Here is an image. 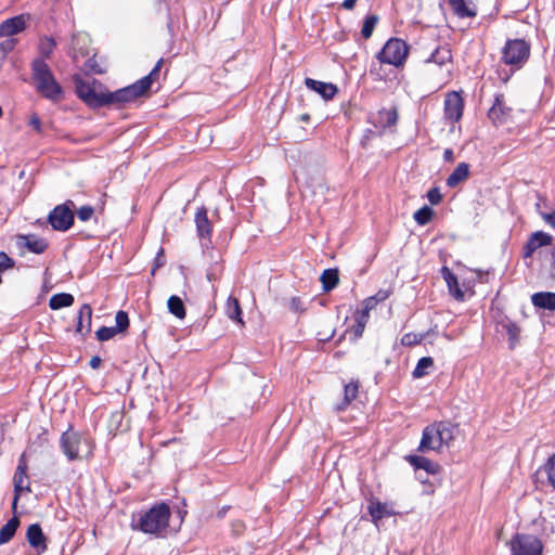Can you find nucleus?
Wrapping results in <instances>:
<instances>
[{"instance_id":"obj_1","label":"nucleus","mask_w":555,"mask_h":555,"mask_svg":"<svg viewBox=\"0 0 555 555\" xmlns=\"http://www.w3.org/2000/svg\"><path fill=\"white\" fill-rule=\"evenodd\" d=\"M31 80L36 91L51 102L64 98V90L56 80L52 69L43 59H34L30 64Z\"/></svg>"},{"instance_id":"obj_2","label":"nucleus","mask_w":555,"mask_h":555,"mask_svg":"<svg viewBox=\"0 0 555 555\" xmlns=\"http://www.w3.org/2000/svg\"><path fill=\"white\" fill-rule=\"evenodd\" d=\"M171 511L167 503L155 504L146 512L132 516L131 528L149 534H159L169 525Z\"/></svg>"},{"instance_id":"obj_3","label":"nucleus","mask_w":555,"mask_h":555,"mask_svg":"<svg viewBox=\"0 0 555 555\" xmlns=\"http://www.w3.org/2000/svg\"><path fill=\"white\" fill-rule=\"evenodd\" d=\"M453 439L454 427L446 422H436L424 428L418 451L441 452L444 447L449 448Z\"/></svg>"},{"instance_id":"obj_4","label":"nucleus","mask_w":555,"mask_h":555,"mask_svg":"<svg viewBox=\"0 0 555 555\" xmlns=\"http://www.w3.org/2000/svg\"><path fill=\"white\" fill-rule=\"evenodd\" d=\"M76 93L91 108L109 105V92L103 91V85L93 79L91 82L82 79L75 80Z\"/></svg>"},{"instance_id":"obj_5","label":"nucleus","mask_w":555,"mask_h":555,"mask_svg":"<svg viewBox=\"0 0 555 555\" xmlns=\"http://www.w3.org/2000/svg\"><path fill=\"white\" fill-rule=\"evenodd\" d=\"M408 53L409 46L404 40L399 38H390L378 52L377 59L380 63L399 67L405 62Z\"/></svg>"},{"instance_id":"obj_6","label":"nucleus","mask_w":555,"mask_h":555,"mask_svg":"<svg viewBox=\"0 0 555 555\" xmlns=\"http://www.w3.org/2000/svg\"><path fill=\"white\" fill-rule=\"evenodd\" d=\"M508 545L511 555H543L544 545L534 534L516 533Z\"/></svg>"},{"instance_id":"obj_7","label":"nucleus","mask_w":555,"mask_h":555,"mask_svg":"<svg viewBox=\"0 0 555 555\" xmlns=\"http://www.w3.org/2000/svg\"><path fill=\"white\" fill-rule=\"evenodd\" d=\"M530 44L524 39H508L502 51L505 64L520 67L529 59Z\"/></svg>"},{"instance_id":"obj_8","label":"nucleus","mask_w":555,"mask_h":555,"mask_svg":"<svg viewBox=\"0 0 555 555\" xmlns=\"http://www.w3.org/2000/svg\"><path fill=\"white\" fill-rule=\"evenodd\" d=\"M74 208L75 204L70 199L55 206L48 216V222L52 229L60 232L69 230L75 220Z\"/></svg>"},{"instance_id":"obj_9","label":"nucleus","mask_w":555,"mask_h":555,"mask_svg":"<svg viewBox=\"0 0 555 555\" xmlns=\"http://www.w3.org/2000/svg\"><path fill=\"white\" fill-rule=\"evenodd\" d=\"M145 81H135L134 83L125 88L118 89L114 92H109V105L118 104L122 105L130 103L144 94L147 93L144 85Z\"/></svg>"},{"instance_id":"obj_10","label":"nucleus","mask_w":555,"mask_h":555,"mask_svg":"<svg viewBox=\"0 0 555 555\" xmlns=\"http://www.w3.org/2000/svg\"><path fill=\"white\" fill-rule=\"evenodd\" d=\"M15 246L21 255L28 250L34 254H42L48 248V242L36 234H17L15 236Z\"/></svg>"},{"instance_id":"obj_11","label":"nucleus","mask_w":555,"mask_h":555,"mask_svg":"<svg viewBox=\"0 0 555 555\" xmlns=\"http://www.w3.org/2000/svg\"><path fill=\"white\" fill-rule=\"evenodd\" d=\"M464 111V101L462 96L455 92H449L444 100V117L450 122H457L462 116Z\"/></svg>"},{"instance_id":"obj_12","label":"nucleus","mask_w":555,"mask_h":555,"mask_svg":"<svg viewBox=\"0 0 555 555\" xmlns=\"http://www.w3.org/2000/svg\"><path fill=\"white\" fill-rule=\"evenodd\" d=\"M196 233L202 241L203 246H208L211 243L212 225L207 216L206 207H198L194 217Z\"/></svg>"},{"instance_id":"obj_13","label":"nucleus","mask_w":555,"mask_h":555,"mask_svg":"<svg viewBox=\"0 0 555 555\" xmlns=\"http://www.w3.org/2000/svg\"><path fill=\"white\" fill-rule=\"evenodd\" d=\"M82 441L81 435L76 431L67 430L61 436V449L69 461H75L79 455V446Z\"/></svg>"},{"instance_id":"obj_14","label":"nucleus","mask_w":555,"mask_h":555,"mask_svg":"<svg viewBox=\"0 0 555 555\" xmlns=\"http://www.w3.org/2000/svg\"><path fill=\"white\" fill-rule=\"evenodd\" d=\"M28 16L25 14L15 15L0 23L1 37L13 38L26 29Z\"/></svg>"},{"instance_id":"obj_15","label":"nucleus","mask_w":555,"mask_h":555,"mask_svg":"<svg viewBox=\"0 0 555 555\" xmlns=\"http://www.w3.org/2000/svg\"><path fill=\"white\" fill-rule=\"evenodd\" d=\"M512 108L506 105L503 94H496L493 105L488 112V117L495 125H502L511 117Z\"/></svg>"},{"instance_id":"obj_16","label":"nucleus","mask_w":555,"mask_h":555,"mask_svg":"<svg viewBox=\"0 0 555 555\" xmlns=\"http://www.w3.org/2000/svg\"><path fill=\"white\" fill-rule=\"evenodd\" d=\"M553 237L543 231L532 233L522 247V257L530 258L537 249L552 244Z\"/></svg>"},{"instance_id":"obj_17","label":"nucleus","mask_w":555,"mask_h":555,"mask_svg":"<svg viewBox=\"0 0 555 555\" xmlns=\"http://www.w3.org/2000/svg\"><path fill=\"white\" fill-rule=\"evenodd\" d=\"M26 540L29 545L40 555L48 550L47 537L39 524H31L26 531Z\"/></svg>"},{"instance_id":"obj_18","label":"nucleus","mask_w":555,"mask_h":555,"mask_svg":"<svg viewBox=\"0 0 555 555\" xmlns=\"http://www.w3.org/2000/svg\"><path fill=\"white\" fill-rule=\"evenodd\" d=\"M305 86L320 94L324 100H332L338 92L336 85L332 82H323L312 78L305 79Z\"/></svg>"},{"instance_id":"obj_19","label":"nucleus","mask_w":555,"mask_h":555,"mask_svg":"<svg viewBox=\"0 0 555 555\" xmlns=\"http://www.w3.org/2000/svg\"><path fill=\"white\" fill-rule=\"evenodd\" d=\"M372 520L377 524L378 520L390 517L396 514L392 506L388 503H382L376 499H371L367 506Z\"/></svg>"},{"instance_id":"obj_20","label":"nucleus","mask_w":555,"mask_h":555,"mask_svg":"<svg viewBox=\"0 0 555 555\" xmlns=\"http://www.w3.org/2000/svg\"><path fill=\"white\" fill-rule=\"evenodd\" d=\"M454 14L460 18L475 17L477 15L476 5L472 0H448Z\"/></svg>"},{"instance_id":"obj_21","label":"nucleus","mask_w":555,"mask_h":555,"mask_svg":"<svg viewBox=\"0 0 555 555\" xmlns=\"http://www.w3.org/2000/svg\"><path fill=\"white\" fill-rule=\"evenodd\" d=\"M440 272L448 285L450 294L456 300H464V293L460 287L456 275L446 266L441 268Z\"/></svg>"},{"instance_id":"obj_22","label":"nucleus","mask_w":555,"mask_h":555,"mask_svg":"<svg viewBox=\"0 0 555 555\" xmlns=\"http://www.w3.org/2000/svg\"><path fill=\"white\" fill-rule=\"evenodd\" d=\"M398 121V112L396 107L392 108H382L378 111L377 116L375 117L373 124L376 127H380L383 129L395 126Z\"/></svg>"},{"instance_id":"obj_23","label":"nucleus","mask_w":555,"mask_h":555,"mask_svg":"<svg viewBox=\"0 0 555 555\" xmlns=\"http://www.w3.org/2000/svg\"><path fill=\"white\" fill-rule=\"evenodd\" d=\"M92 308L85 304L80 307L77 317L76 332L85 335L91 330Z\"/></svg>"},{"instance_id":"obj_24","label":"nucleus","mask_w":555,"mask_h":555,"mask_svg":"<svg viewBox=\"0 0 555 555\" xmlns=\"http://www.w3.org/2000/svg\"><path fill=\"white\" fill-rule=\"evenodd\" d=\"M406 461L415 469H424L425 472H427L428 474H431V475L438 474L439 469H440L439 464H437L422 455H409V456H406Z\"/></svg>"},{"instance_id":"obj_25","label":"nucleus","mask_w":555,"mask_h":555,"mask_svg":"<svg viewBox=\"0 0 555 555\" xmlns=\"http://www.w3.org/2000/svg\"><path fill=\"white\" fill-rule=\"evenodd\" d=\"M425 63H435L439 66L452 63V52L450 47L448 44L437 47L425 60Z\"/></svg>"},{"instance_id":"obj_26","label":"nucleus","mask_w":555,"mask_h":555,"mask_svg":"<svg viewBox=\"0 0 555 555\" xmlns=\"http://www.w3.org/2000/svg\"><path fill=\"white\" fill-rule=\"evenodd\" d=\"M531 302L534 307L544 310H555V293L552 292H539L531 296Z\"/></svg>"},{"instance_id":"obj_27","label":"nucleus","mask_w":555,"mask_h":555,"mask_svg":"<svg viewBox=\"0 0 555 555\" xmlns=\"http://www.w3.org/2000/svg\"><path fill=\"white\" fill-rule=\"evenodd\" d=\"M469 176V165L467 163H460L452 173L447 178V185L455 188L461 182L465 181Z\"/></svg>"},{"instance_id":"obj_28","label":"nucleus","mask_w":555,"mask_h":555,"mask_svg":"<svg viewBox=\"0 0 555 555\" xmlns=\"http://www.w3.org/2000/svg\"><path fill=\"white\" fill-rule=\"evenodd\" d=\"M20 524V518L16 516L15 513L14 516L11 519H9L8 522L3 525L0 529V545L10 542L13 539Z\"/></svg>"},{"instance_id":"obj_29","label":"nucleus","mask_w":555,"mask_h":555,"mask_svg":"<svg viewBox=\"0 0 555 555\" xmlns=\"http://www.w3.org/2000/svg\"><path fill=\"white\" fill-rule=\"evenodd\" d=\"M320 281L325 293L333 291L339 282V273L337 269H326L321 274Z\"/></svg>"},{"instance_id":"obj_30","label":"nucleus","mask_w":555,"mask_h":555,"mask_svg":"<svg viewBox=\"0 0 555 555\" xmlns=\"http://www.w3.org/2000/svg\"><path fill=\"white\" fill-rule=\"evenodd\" d=\"M359 384L357 382L346 384L344 387V400L341 403L335 406V410L338 412L344 411L346 406L349 405L350 402L357 398Z\"/></svg>"},{"instance_id":"obj_31","label":"nucleus","mask_w":555,"mask_h":555,"mask_svg":"<svg viewBox=\"0 0 555 555\" xmlns=\"http://www.w3.org/2000/svg\"><path fill=\"white\" fill-rule=\"evenodd\" d=\"M74 302V296L68 293H59L53 295L49 300V307L52 310H59L65 307L72 306Z\"/></svg>"},{"instance_id":"obj_32","label":"nucleus","mask_w":555,"mask_h":555,"mask_svg":"<svg viewBox=\"0 0 555 555\" xmlns=\"http://www.w3.org/2000/svg\"><path fill=\"white\" fill-rule=\"evenodd\" d=\"M167 307L169 312L173 314L176 318L181 320L185 318V307L182 299L179 296H170L167 301Z\"/></svg>"},{"instance_id":"obj_33","label":"nucleus","mask_w":555,"mask_h":555,"mask_svg":"<svg viewBox=\"0 0 555 555\" xmlns=\"http://www.w3.org/2000/svg\"><path fill=\"white\" fill-rule=\"evenodd\" d=\"M503 328L508 336L509 348L514 349L519 341L520 327L515 322L508 321L503 324Z\"/></svg>"},{"instance_id":"obj_34","label":"nucleus","mask_w":555,"mask_h":555,"mask_svg":"<svg viewBox=\"0 0 555 555\" xmlns=\"http://www.w3.org/2000/svg\"><path fill=\"white\" fill-rule=\"evenodd\" d=\"M227 314L230 319L242 322V310L240 307V302L234 297H229L227 301Z\"/></svg>"},{"instance_id":"obj_35","label":"nucleus","mask_w":555,"mask_h":555,"mask_svg":"<svg viewBox=\"0 0 555 555\" xmlns=\"http://www.w3.org/2000/svg\"><path fill=\"white\" fill-rule=\"evenodd\" d=\"M378 16L375 14H370L365 16L361 28V35L364 39H369L372 36L374 28L378 23Z\"/></svg>"},{"instance_id":"obj_36","label":"nucleus","mask_w":555,"mask_h":555,"mask_svg":"<svg viewBox=\"0 0 555 555\" xmlns=\"http://www.w3.org/2000/svg\"><path fill=\"white\" fill-rule=\"evenodd\" d=\"M434 365V360L430 357H423L418 360L415 369L413 370V377L414 378H421L425 375H427V369L431 367Z\"/></svg>"},{"instance_id":"obj_37","label":"nucleus","mask_w":555,"mask_h":555,"mask_svg":"<svg viewBox=\"0 0 555 555\" xmlns=\"http://www.w3.org/2000/svg\"><path fill=\"white\" fill-rule=\"evenodd\" d=\"M55 41L51 37H44L39 42V52L41 54L40 59H49L51 54L53 53V50L55 48Z\"/></svg>"},{"instance_id":"obj_38","label":"nucleus","mask_w":555,"mask_h":555,"mask_svg":"<svg viewBox=\"0 0 555 555\" xmlns=\"http://www.w3.org/2000/svg\"><path fill=\"white\" fill-rule=\"evenodd\" d=\"M433 215H434V211L430 207L428 206H423L422 208H420L418 210H416L414 212V220L420 224V225H425L427 224L431 218H433Z\"/></svg>"},{"instance_id":"obj_39","label":"nucleus","mask_w":555,"mask_h":555,"mask_svg":"<svg viewBox=\"0 0 555 555\" xmlns=\"http://www.w3.org/2000/svg\"><path fill=\"white\" fill-rule=\"evenodd\" d=\"M163 62H164L163 59L158 60L157 63L155 64L154 68L150 72V74L144 76L143 78L139 79V81H145L143 86H145L146 91L150 90L152 82L159 75Z\"/></svg>"},{"instance_id":"obj_40","label":"nucleus","mask_w":555,"mask_h":555,"mask_svg":"<svg viewBox=\"0 0 555 555\" xmlns=\"http://www.w3.org/2000/svg\"><path fill=\"white\" fill-rule=\"evenodd\" d=\"M115 321H116V325L114 326V328L118 333H122L129 327V317H128V313L124 310H119L116 313Z\"/></svg>"},{"instance_id":"obj_41","label":"nucleus","mask_w":555,"mask_h":555,"mask_svg":"<svg viewBox=\"0 0 555 555\" xmlns=\"http://www.w3.org/2000/svg\"><path fill=\"white\" fill-rule=\"evenodd\" d=\"M424 339L423 334H416V333H406L401 338V345L403 346H415L418 345Z\"/></svg>"},{"instance_id":"obj_42","label":"nucleus","mask_w":555,"mask_h":555,"mask_svg":"<svg viewBox=\"0 0 555 555\" xmlns=\"http://www.w3.org/2000/svg\"><path fill=\"white\" fill-rule=\"evenodd\" d=\"M544 470L547 475L548 482L555 489V453L548 457L544 465Z\"/></svg>"},{"instance_id":"obj_43","label":"nucleus","mask_w":555,"mask_h":555,"mask_svg":"<svg viewBox=\"0 0 555 555\" xmlns=\"http://www.w3.org/2000/svg\"><path fill=\"white\" fill-rule=\"evenodd\" d=\"M116 334H118V332L114 328V326H102L100 327L95 335H96V338L100 340V341H106V340H109L111 338H113Z\"/></svg>"},{"instance_id":"obj_44","label":"nucleus","mask_w":555,"mask_h":555,"mask_svg":"<svg viewBox=\"0 0 555 555\" xmlns=\"http://www.w3.org/2000/svg\"><path fill=\"white\" fill-rule=\"evenodd\" d=\"M13 483H14V498H13V502H12V512H13V514H15L17 511V503H18L22 491L30 492V487L28 483L26 486L17 483V482H13Z\"/></svg>"},{"instance_id":"obj_45","label":"nucleus","mask_w":555,"mask_h":555,"mask_svg":"<svg viewBox=\"0 0 555 555\" xmlns=\"http://www.w3.org/2000/svg\"><path fill=\"white\" fill-rule=\"evenodd\" d=\"M94 214V208L90 205L81 206L77 210V217L80 221H89Z\"/></svg>"},{"instance_id":"obj_46","label":"nucleus","mask_w":555,"mask_h":555,"mask_svg":"<svg viewBox=\"0 0 555 555\" xmlns=\"http://www.w3.org/2000/svg\"><path fill=\"white\" fill-rule=\"evenodd\" d=\"M15 266V261L7 253L0 251V273L12 269Z\"/></svg>"},{"instance_id":"obj_47","label":"nucleus","mask_w":555,"mask_h":555,"mask_svg":"<svg viewBox=\"0 0 555 555\" xmlns=\"http://www.w3.org/2000/svg\"><path fill=\"white\" fill-rule=\"evenodd\" d=\"M289 309L296 313H302L306 311V307L299 297H293L289 301Z\"/></svg>"},{"instance_id":"obj_48","label":"nucleus","mask_w":555,"mask_h":555,"mask_svg":"<svg viewBox=\"0 0 555 555\" xmlns=\"http://www.w3.org/2000/svg\"><path fill=\"white\" fill-rule=\"evenodd\" d=\"M427 198L431 205H438L442 199L440 190L438 188L430 189L427 193Z\"/></svg>"},{"instance_id":"obj_49","label":"nucleus","mask_w":555,"mask_h":555,"mask_svg":"<svg viewBox=\"0 0 555 555\" xmlns=\"http://www.w3.org/2000/svg\"><path fill=\"white\" fill-rule=\"evenodd\" d=\"M540 216L555 231V209L550 212H541Z\"/></svg>"},{"instance_id":"obj_50","label":"nucleus","mask_w":555,"mask_h":555,"mask_svg":"<svg viewBox=\"0 0 555 555\" xmlns=\"http://www.w3.org/2000/svg\"><path fill=\"white\" fill-rule=\"evenodd\" d=\"M29 126H31L37 133L42 132L41 121L37 114H33L29 119Z\"/></svg>"},{"instance_id":"obj_51","label":"nucleus","mask_w":555,"mask_h":555,"mask_svg":"<svg viewBox=\"0 0 555 555\" xmlns=\"http://www.w3.org/2000/svg\"><path fill=\"white\" fill-rule=\"evenodd\" d=\"M369 313L366 310L362 309L361 311L357 312L356 317V323L366 325L369 321Z\"/></svg>"},{"instance_id":"obj_52","label":"nucleus","mask_w":555,"mask_h":555,"mask_svg":"<svg viewBox=\"0 0 555 555\" xmlns=\"http://www.w3.org/2000/svg\"><path fill=\"white\" fill-rule=\"evenodd\" d=\"M27 478H28L27 472H23V469L21 468V470H15V474L13 477V482L24 485V482H25V480H27Z\"/></svg>"},{"instance_id":"obj_53","label":"nucleus","mask_w":555,"mask_h":555,"mask_svg":"<svg viewBox=\"0 0 555 555\" xmlns=\"http://www.w3.org/2000/svg\"><path fill=\"white\" fill-rule=\"evenodd\" d=\"M377 304H378V302L376 301V299H375V298H373L372 296H371V297H367V298H366V299H364V301H363V308H362V309H364V310H366L367 312H370L371 310H373V309L376 307V305H377Z\"/></svg>"},{"instance_id":"obj_54","label":"nucleus","mask_w":555,"mask_h":555,"mask_svg":"<svg viewBox=\"0 0 555 555\" xmlns=\"http://www.w3.org/2000/svg\"><path fill=\"white\" fill-rule=\"evenodd\" d=\"M388 296H389V292L380 289L372 297L375 298L377 302H382V301L386 300L388 298Z\"/></svg>"},{"instance_id":"obj_55","label":"nucleus","mask_w":555,"mask_h":555,"mask_svg":"<svg viewBox=\"0 0 555 555\" xmlns=\"http://www.w3.org/2000/svg\"><path fill=\"white\" fill-rule=\"evenodd\" d=\"M101 363H102V360H101V358L99 356L92 357L90 362H89L90 366L92 369H94V370L99 369Z\"/></svg>"},{"instance_id":"obj_56","label":"nucleus","mask_w":555,"mask_h":555,"mask_svg":"<svg viewBox=\"0 0 555 555\" xmlns=\"http://www.w3.org/2000/svg\"><path fill=\"white\" fill-rule=\"evenodd\" d=\"M21 468L23 469V472H27V462L25 460V454L21 455L16 470H21Z\"/></svg>"},{"instance_id":"obj_57","label":"nucleus","mask_w":555,"mask_h":555,"mask_svg":"<svg viewBox=\"0 0 555 555\" xmlns=\"http://www.w3.org/2000/svg\"><path fill=\"white\" fill-rule=\"evenodd\" d=\"M443 159L448 163H451L454 160V154L451 149H446L443 152Z\"/></svg>"},{"instance_id":"obj_58","label":"nucleus","mask_w":555,"mask_h":555,"mask_svg":"<svg viewBox=\"0 0 555 555\" xmlns=\"http://www.w3.org/2000/svg\"><path fill=\"white\" fill-rule=\"evenodd\" d=\"M364 327L365 326L363 324L356 323V325L353 326V333L357 338L362 336Z\"/></svg>"},{"instance_id":"obj_59","label":"nucleus","mask_w":555,"mask_h":555,"mask_svg":"<svg viewBox=\"0 0 555 555\" xmlns=\"http://www.w3.org/2000/svg\"><path fill=\"white\" fill-rule=\"evenodd\" d=\"M356 2L357 0H344L343 3H341V7L345 9V10H352L356 5Z\"/></svg>"},{"instance_id":"obj_60","label":"nucleus","mask_w":555,"mask_h":555,"mask_svg":"<svg viewBox=\"0 0 555 555\" xmlns=\"http://www.w3.org/2000/svg\"><path fill=\"white\" fill-rule=\"evenodd\" d=\"M299 120L304 122H308L310 120V115L305 113L299 116Z\"/></svg>"},{"instance_id":"obj_61","label":"nucleus","mask_w":555,"mask_h":555,"mask_svg":"<svg viewBox=\"0 0 555 555\" xmlns=\"http://www.w3.org/2000/svg\"><path fill=\"white\" fill-rule=\"evenodd\" d=\"M95 73H98V74H102V73H103V70H102V69H95Z\"/></svg>"}]
</instances>
